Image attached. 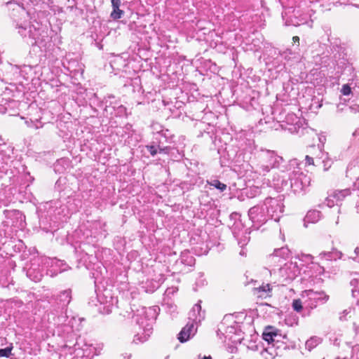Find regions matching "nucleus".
Here are the masks:
<instances>
[{"mask_svg":"<svg viewBox=\"0 0 359 359\" xmlns=\"http://www.w3.org/2000/svg\"><path fill=\"white\" fill-rule=\"evenodd\" d=\"M6 6L11 11V17L13 21V26L18 30V33L22 37H28L30 39L36 40L39 35V31L34 25L29 22V15L25 8L14 1L6 3Z\"/></svg>","mask_w":359,"mask_h":359,"instance_id":"1","label":"nucleus"},{"mask_svg":"<svg viewBox=\"0 0 359 359\" xmlns=\"http://www.w3.org/2000/svg\"><path fill=\"white\" fill-rule=\"evenodd\" d=\"M290 187L295 194H301L310 185L311 177L304 173L300 168L293 170L289 175Z\"/></svg>","mask_w":359,"mask_h":359,"instance_id":"2","label":"nucleus"},{"mask_svg":"<svg viewBox=\"0 0 359 359\" xmlns=\"http://www.w3.org/2000/svg\"><path fill=\"white\" fill-rule=\"evenodd\" d=\"M355 194L356 192L355 191L352 192L349 189L342 190L331 189L328 191L327 196L325 200L326 202H338L345 200H353L352 196Z\"/></svg>","mask_w":359,"mask_h":359,"instance_id":"3","label":"nucleus"},{"mask_svg":"<svg viewBox=\"0 0 359 359\" xmlns=\"http://www.w3.org/2000/svg\"><path fill=\"white\" fill-rule=\"evenodd\" d=\"M262 161L267 163L271 168H278L283 163V158L277 155L273 151L266 150L260 156Z\"/></svg>","mask_w":359,"mask_h":359,"instance_id":"4","label":"nucleus"},{"mask_svg":"<svg viewBox=\"0 0 359 359\" xmlns=\"http://www.w3.org/2000/svg\"><path fill=\"white\" fill-rule=\"evenodd\" d=\"M302 295L303 297H307L309 299L322 301L324 303L329 299V296L323 292H314L311 290L304 291Z\"/></svg>","mask_w":359,"mask_h":359,"instance_id":"5","label":"nucleus"},{"mask_svg":"<svg viewBox=\"0 0 359 359\" xmlns=\"http://www.w3.org/2000/svg\"><path fill=\"white\" fill-rule=\"evenodd\" d=\"M280 336L281 335L271 327H266L262 334L263 339L268 341V343L278 341Z\"/></svg>","mask_w":359,"mask_h":359,"instance_id":"6","label":"nucleus"},{"mask_svg":"<svg viewBox=\"0 0 359 359\" xmlns=\"http://www.w3.org/2000/svg\"><path fill=\"white\" fill-rule=\"evenodd\" d=\"M196 329L194 328V323L187 324L179 334V340L181 342L187 341L191 335L195 334Z\"/></svg>","mask_w":359,"mask_h":359,"instance_id":"7","label":"nucleus"},{"mask_svg":"<svg viewBox=\"0 0 359 359\" xmlns=\"http://www.w3.org/2000/svg\"><path fill=\"white\" fill-rule=\"evenodd\" d=\"M189 319L193 322H201L204 318V315L201 312V306L199 303L196 304L189 312Z\"/></svg>","mask_w":359,"mask_h":359,"instance_id":"8","label":"nucleus"},{"mask_svg":"<svg viewBox=\"0 0 359 359\" xmlns=\"http://www.w3.org/2000/svg\"><path fill=\"white\" fill-rule=\"evenodd\" d=\"M318 153L319 159H321L320 163L323 164V169L325 171L328 170L333 164L334 161L330 157L329 154L327 152H325L323 149H319Z\"/></svg>","mask_w":359,"mask_h":359,"instance_id":"9","label":"nucleus"},{"mask_svg":"<svg viewBox=\"0 0 359 359\" xmlns=\"http://www.w3.org/2000/svg\"><path fill=\"white\" fill-rule=\"evenodd\" d=\"M111 2L113 10L110 14V17L113 20H118L123 15V11L119 8L121 1V0H111Z\"/></svg>","mask_w":359,"mask_h":359,"instance_id":"10","label":"nucleus"},{"mask_svg":"<svg viewBox=\"0 0 359 359\" xmlns=\"http://www.w3.org/2000/svg\"><path fill=\"white\" fill-rule=\"evenodd\" d=\"M271 169V168L268 165V163L262 161L261 159L260 162L257 165L255 172L260 175H265L266 173L269 172Z\"/></svg>","mask_w":359,"mask_h":359,"instance_id":"11","label":"nucleus"},{"mask_svg":"<svg viewBox=\"0 0 359 359\" xmlns=\"http://www.w3.org/2000/svg\"><path fill=\"white\" fill-rule=\"evenodd\" d=\"M320 217V212L318 211L313 210L309 211L306 216V219L307 221H311V222H315L316 221H318L319 218Z\"/></svg>","mask_w":359,"mask_h":359,"instance_id":"12","label":"nucleus"},{"mask_svg":"<svg viewBox=\"0 0 359 359\" xmlns=\"http://www.w3.org/2000/svg\"><path fill=\"white\" fill-rule=\"evenodd\" d=\"M210 185L214 187L215 188L219 189L220 191H223L226 189V185L218 180H211L209 182Z\"/></svg>","mask_w":359,"mask_h":359,"instance_id":"13","label":"nucleus"},{"mask_svg":"<svg viewBox=\"0 0 359 359\" xmlns=\"http://www.w3.org/2000/svg\"><path fill=\"white\" fill-rule=\"evenodd\" d=\"M13 346H8L5 348L0 349V357L9 358L11 355Z\"/></svg>","mask_w":359,"mask_h":359,"instance_id":"14","label":"nucleus"},{"mask_svg":"<svg viewBox=\"0 0 359 359\" xmlns=\"http://www.w3.org/2000/svg\"><path fill=\"white\" fill-rule=\"evenodd\" d=\"M271 287L269 284L263 285L259 287L254 289L255 292H268L271 291Z\"/></svg>","mask_w":359,"mask_h":359,"instance_id":"15","label":"nucleus"},{"mask_svg":"<svg viewBox=\"0 0 359 359\" xmlns=\"http://www.w3.org/2000/svg\"><path fill=\"white\" fill-rule=\"evenodd\" d=\"M293 309L297 312L302 310V304L300 299H294L292 303Z\"/></svg>","mask_w":359,"mask_h":359,"instance_id":"16","label":"nucleus"},{"mask_svg":"<svg viewBox=\"0 0 359 359\" xmlns=\"http://www.w3.org/2000/svg\"><path fill=\"white\" fill-rule=\"evenodd\" d=\"M305 165H318V164H316L315 160H314V157L313 156H311L310 155H306L305 156Z\"/></svg>","mask_w":359,"mask_h":359,"instance_id":"17","label":"nucleus"},{"mask_svg":"<svg viewBox=\"0 0 359 359\" xmlns=\"http://www.w3.org/2000/svg\"><path fill=\"white\" fill-rule=\"evenodd\" d=\"M146 148L150 154L153 156H155L158 152V148L154 145H147Z\"/></svg>","mask_w":359,"mask_h":359,"instance_id":"18","label":"nucleus"},{"mask_svg":"<svg viewBox=\"0 0 359 359\" xmlns=\"http://www.w3.org/2000/svg\"><path fill=\"white\" fill-rule=\"evenodd\" d=\"M341 92L344 95H348L351 92V87L348 84H345L342 86Z\"/></svg>","mask_w":359,"mask_h":359,"instance_id":"19","label":"nucleus"},{"mask_svg":"<svg viewBox=\"0 0 359 359\" xmlns=\"http://www.w3.org/2000/svg\"><path fill=\"white\" fill-rule=\"evenodd\" d=\"M316 341L317 340L316 339H310L306 342V346L309 349L311 348L316 345Z\"/></svg>","mask_w":359,"mask_h":359,"instance_id":"20","label":"nucleus"},{"mask_svg":"<svg viewBox=\"0 0 359 359\" xmlns=\"http://www.w3.org/2000/svg\"><path fill=\"white\" fill-rule=\"evenodd\" d=\"M319 149H322V148L318 147L316 149V151L313 154L314 160H315L316 164H318V165L320 164V162L321 161V159H319V153H318Z\"/></svg>","mask_w":359,"mask_h":359,"instance_id":"21","label":"nucleus"},{"mask_svg":"<svg viewBox=\"0 0 359 359\" xmlns=\"http://www.w3.org/2000/svg\"><path fill=\"white\" fill-rule=\"evenodd\" d=\"M118 114L121 116L126 114V108L123 105H120L118 107Z\"/></svg>","mask_w":359,"mask_h":359,"instance_id":"22","label":"nucleus"},{"mask_svg":"<svg viewBox=\"0 0 359 359\" xmlns=\"http://www.w3.org/2000/svg\"><path fill=\"white\" fill-rule=\"evenodd\" d=\"M158 149L159 153L167 154L169 151V147H161L160 146H158Z\"/></svg>","mask_w":359,"mask_h":359,"instance_id":"23","label":"nucleus"},{"mask_svg":"<svg viewBox=\"0 0 359 359\" xmlns=\"http://www.w3.org/2000/svg\"><path fill=\"white\" fill-rule=\"evenodd\" d=\"M349 109H350L351 112L356 113V112L359 111V106L357 104H354L353 106H351L349 107Z\"/></svg>","mask_w":359,"mask_h":359,"instance_id":"24","label":"nucleus"},{"mask_svg":"<svg viewBox=\"0 0 359 359\" xmlns=\"http://www.w3.org/2000/svg\"><path fill=\"white\" fill-rule=\"evenodd\" d=\"M292 40H293L294 43H299V37L297 36H293Z\"/></svg>","mask_w":359,"mask_h":359,"instance_id":"25","label":"nucleus"},{"mask_svg":"<svg viewBox=\"0 0 359 359\" xmlns=\"http://www.w3.org/2000/svg\"><path fill=\"white\" fill-rule=\"evenodd\" d=\"M287 182L283 180H282V183H281V186L284 187V186H287Z\"/></svg>","mask_w":359,"mask_h":359,"instance_id":"26","label":"nucleus"},{"mask_svg":"<svg viewBox=\"0 0 359 359\" xmlns=\"http://www.w3.org/2000/svg\"><path fill=\"white\" fill-rule=\"evenodd\" d=\"M358 134V130H355L353 133V137H355V136H356Z\"/></svg>","mask_w":359,"mask_h":359,"instance_id":"27","label":"nucleus"},{"mask_svg":"<svg viewBox=\"0 0 359 359\" xmlns=\"http://www.w3.org/2000/svg\"><path fill=\"white\" fill-rule=\"evenodd\" d=\"M264 353H269V348L264 349V352H262V354L264 355Z\"/></svg>","mask_w":359,"mask_h":359,"instance_id":"28","label":"nucleus"},{"mask_svg":"<svg viewBox=\"0 0 359 359\" xmlns=\"http://www.w3.org/2000/svg\"><path fill=\"white\" fill-rule=\"evenodd\" d=\"M358 250H359V248H356L355 249V255H358Z\"/></svg>","mask_w":359,"mask_h":359,"instance_id":"29","label":"nucleus"},{"mask_svg":"<svg viewBox=\"0 0 359 359\" xmlns=\"http://www.w3.org/2000/svg\"><path fill=\"white\" fill-rule=\"evenodd\" d=\"M203 359H212L210 356H205Z\"/></svg>","mask_w":359,"mask_h":359,"instance_id":"30","label":"nucleus"},{"mask_svg":"<svg viewBox=\"0 0 359 359\" xmlns=\"http://www.w3.org/2000/svg\"><path fill=\"white\" fill-rule=\"evenodd\" d=\"M323 140H325V137H323V139L320 138V142H323Z\"/></svg>","mask_w":359,"mask_h":359,"instance_id":"31","label":"nucleus"},{"mask_svg":"<svg viewBox=\"0 0 359 359\" xmlns=\"http://www.w3.org/2000/svg\"><path fill=\"white\" fill-rule=\"evenodd\" d=\"M323 140H325V137H323V139L320 138V142H323Z\"/></svg>","mask_w":359,"mask_h":359,"instance_id":"32","label":"nucleus"},{"mask_svg":"<svg viewBox=\"0 0 359 359\" xmlns=\"http://www.w3.org/2000/svg\"><path fill=\"white\" fill-rule=\"evenodd\" d=\"M323 140H325V137H323V139L320 138V142H323Z\"/></svg>","mask_w":359,"mask_h":359,"instance_id":"33","label":"nucleus"},{"mask_svg":"<svg viewBox=\"0 0 359 359\" xmlns=\"http://www.w3.org/2000/svg\"><path fill=\"white\" fill-rule=\"evenodd\" d=\"M276 185L278 186L279 185V183H278V180H277V182L275 183Z\"/></svg>","mask_w":359,"mask_h":359,"instance_id":"34","label":"nucleus"},{"mask_svg":"<svg viewBox=\"0 0 359 359\" xmlns=\"http://www.w3.org/2000/svg\"><path fill=\"white\" fill-rule=\"evenodd\" d=\"M266 359H269V358H268L267 356H264Z\"/></svg>","mask_w":359,"mask_h":359,"instance_id":"35","label":"nucleus"}]
</instances>
